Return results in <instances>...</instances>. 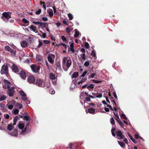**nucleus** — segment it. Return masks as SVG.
Here are the masks:
<instances>
[{"instance_id": "obj_1", "label": "nucleus", "mask_w": 149, "mask_h": 149, "mask_svg": "<svg viewBox=\"0 0 149 149\" xmlns=\"http://www.w3.org/2000/svg\"><path fill=\"white\" fill-rule=\"evenodd\" d=\"M67 57H63L62 60V66L63 70L65 71H67L68 68L70 66L72 61L70 58L68 59Z\"/></svg>"}, {"instance_id": "obj_2", "label": "nucleus", "mask_w": 149, "mask_h": 149, "mask_svg": "<svg viewBox=\"0 0 149 149\" xmlns=\"http://www.w3.org/2000/svg\"><path fill=\"white\" fill-rule=\"evenodd\" d=\"M1 73V74H5L7 76H8V68L7 64L3 65L2 66Z\"/></svg>"}, {"instance_id": "obj_3", "label": "nucleus", "mask_w": 149, "mask_h": 149, "mask_svg": "<svg viewBox=\"0 0 149 149\" xmlns=\"http://www.w3.org/2000/svg\"><path fill=\"white\" fill-rule=\"evenodd\" d=\"M11 13L9 11L4 12L2 14L1 18L4 21L5 20V18L8 20V19L11 18Z\"/></svg>"}, {"instance_id": "obj_4", "label": "nucleus", "mask_w": 149, "mask_h": 149, "mask_svg": "<svg viewBox=\"0 0 149 149\" xmlns=\"http://www.w3.org/2000/svg\"><path fill=\"white\" fill-rule=\"evenodd\" d=\"M30 67L32 71L37 73L39 72L40 68V66L37 65L35 64L32 65Z\"/></svg>"}, {"instance_id": "obj_5", "label": "nucleus", "mask_w": 149, "mask_h": 149, "mask_svg": "<svg viewBox=\"0 0 149 149\" xmlns=\"http://www.w3.org/2000/svg\"><path fill=\"white\" fill-rule=\"evenodd\" d=\"M4 84L3 85V88L4 89H7L10 87L11 84L10 82L8 80L4 79L3 80Z\"/></svg>"}, {"instance_id": "obj_6", "label": "nucleus", "mask_w": 149, "mask_h": 149, "mask_svg": "<svg viewBox=\"0 0 149 149\" xmlns=\"http://www.w3.org/2000/svg\"><path fill=\"white\" fill-rule=\"evenodd\" d=\"M36 84L38 86L44 87L45 86V82L41 79L36 80Z\"/></svg>"}, {"instance_id": "obj_7", "label": "nucleus", "mask_w": 149, "mask_h": 149, "mask_svg": "<svg viewBox=\"0 0 149 149\" xmlns=\"http://www.w3.org/2000/svg\"><path fill=\"white\" fill-rule=\"evenodd\" d=\"M14 88V87H12L7 89L8 90L7 93L10 97H11L13 96L15 93Z\"/></svg>"}, {"instance_id": "obj_8", "label": "nucleus", "mask_w": 149, "mask_h": 149, "mask_svg": "<svg viewBox=\"0 0 149 149\" xmlns=\"http://www.w3.org/2000/svg\"><path fill=\"white\" fill-rule=\"evenodd\" d=\"M11 68L12 71L14 72L18 73L19 72V70L17 66L14 63H13L11 65Z\"/></svg>"}, {"instance_id": "obj_9", "label": "nucleus", "mask_w": 149, "mask_h": 149, "mask_svg": "<svg viewBox=\"0 0 149 149\" xmlns=\"http://www.w3.org/2000/svg\"><path fill=\"white\" fill-rule=\"evenodd\" d=\"M116 134L117 136L119 137L120 139H122L124 137V135L122 134V132L119 130H117L116 132Z\"/></svg>"}, {"instance_id": "obj_10", "label": "nucleus", "mask_w": 149, "mask_h": 149, "mask_svg": "<svg viewBox=\"0 0 149 149\" xmlns=\"http://www.w3.org/2000/svg\"><path fill=\"white\" fill-rule=\"evenodd\" d=\"M35 81V77L32 75L30 76L28 78V81L30 83H33Z\"/></svg>"}, {"instance_id": "obj_11", "label": "nucleus", "mask_w": 149, "mask_h": 149, "mask_svg": "<svg viewBox=\"0 0 149 149\" xmlns=\"http://www.w3.org/2000/svg\"><path fill=\"white\" fill-rule=\"evenodd\" d=\"M19 74L22 79H26V72L24 71L23 70H21Z\"/></svg>"}, {"instance_id": "obj_12", "label": "nucleus", "mask_w": 149, "mask_h": 149, "mask_svg": "<svg viewBox=\"0 0 149 149\" xmlns=\"http://www.w3.org/2000/svg\"><path fill=\"white\" fill-rule=\"evenodd\" d=\"M48 24L47 22H41L40 25L39 26H39H40L41 28H43L46 27L48 26Z\"/></svg>"}, {"instance_id": "obj_13", "label": "nucleus", "mask_w": 149, "mask_h": 149, "mask_svg": "<svg viewBox=\"0 0 149 149\" xmlns=\"http://www.w3.org/2000/svg\"><path fill=\"white\" fill-rule=\"evenodd\" d=\"M7 98L6 95L2 94H0V102L5 100Z\"/></svg>"}, {"instance_id": "obj_14", "label": "nucleus", "mask_w": 149, "mask_h": 149, "mask_svg": "<svg viewBox=\"0 0 149 149\" xmlns=\"http://www.w3.org/2000/svg\"><path fill=\"white\" fill-rule=\"evenodd\" d=\"M28 43L25 40H24L21 43V45L22 47H25L27 46Z\"/></svg>"}, {"instance_id": "obj_15", "label": "nucleus", "mask_w": 149, "mask_h": 149, "mask_svg": "<svg viewBox=\"0 0 149 149\" xmlns=\"http://www.w3.org/2000/svg\"><path fill=\"white\" fill-rule=\"evenodd\" d=\"M128 136L130 137L131 140L134 143L136 144L137 143V141L135 139H134L131 135L129 133L127 134Z\"/></svg>"}, {"instance_id": "obj_16", "label": "nucleus", "mask_w": 149, "mask_h": 149, "mask_svg": "<svg viewBox=\"0 0 149 149\" xmlns=\"http://www.w3.org/2000/svg\"><path fill=\"white\" fill-rule=\"evenodd\" d=\"M47 59L49 63L51 64H53L54 63V60L53 59L51 56H49L47 57Z\"/></svg>"}, {"instance_id": "obj_17", "label": "nucleus", "mask_w": 149, "mask_h": 149, "mask_svg": "<svg viewBox=\"0 0 149 149\" xmlns=\"http://www.w3.org/2000/svg\"><path fill=\"white\" fill-rule=\"evenodd\" d=\"M88 110V112L91 114H93L95 112V109L93 108H89Z\"/></svg>"}, {"instance_id": "obj_18", "label": "nucleus", "mask_w": 149, "mask_h": 149, "mask_svg": "<svg viewBox=\"0 0 149 149\" xmlns=\"http://www.w3.org/2000/svg\"><path fill=\"white\" fill-rule=\"evenodd\" d=\"M97 93V95H96V93H92V94L97 98H100L102 97V93Z\"/></svg>"}, {"instance_id": "obj_19", "label": "nucleus", "mask_w": 149, "mask_h": 149, "mask_svg": "<svg viewBox=\"0 0 149 149\" xmlns=\"http://www.w3.org/2000/svg\"><path fill=\"white\" fill-rule=\"evenodd\" d=\"M48 13H49V16L50 17H52L53 15V11L52 9H49L47 10Z\"/></svg>"}, {"instance_id": "obj_20", "label": "nucleus", "mask_w": 149, "mask_h": 149, "mask_svg": "<svg viewBox=\"0 0 149 149\" xmlns=\"http://www.w3.org/2000/svg\"><path fill=\"white\" fill-rule=\"evenodd\" d=\"M114 118L118 123L121 127H123L124 125L123 122L121 121L120 119H117L116 118Z\"/></svg>"}, {"instance_id": "obj_21", "label": "nucleus", "mask_w": 149, "mask_h": 149, "mask_svg": "<svg viewBox=\"0 0 149 149\" xmlns=\"http://www.w3.org/2000/svg\"><path fill=\"white\" fill-rule=\"evenodd\" d=\"M49 78L52 80H54L55 79L56 77L54 74L52 73L49 74Z\"/></svg>"}, {"instance_id": "obj_22", "label": "nucleus", "mask_w": 149, "mask_h": 149, "mask_svg": "<svg viewBox=\"0 0 149 149\" xmlns=\"http://www.w3.org/2000/svg\"><path fill=\"white\" fill-rule=\"evenodd\" d=\"M20 93L22 97V99L24 100H25V97L26 96L25 93L22 91H20Z\"/></svg>"}, {"instance_id": "obj_23", "label": "nucleus", "mask_w": 149, "mask_h": 149, "mask_svg": "<svg viewBox=\"0 0 149 149\" xmlns=\"http://www.w3.org/2000/svg\"><path fill=\"white\" fill-rule=\"evenodd\" d=\"M17 134V131L16 129H15L13 132L12 133L11 135L13 136H16Z\"/></svg>"}, {"instance_id": "obj_24", "label": "nucleus", "mask_w": 149, "mask_h": 149, "mask_svg": "<svg viewBox=\"0 0 149 149\" xmlns=\"http://www.w3.org/2000/svg\"><path fill=\"white\" fill-rule=\"evenodd\" d=\"M29 123H30L29 122L26 124V127L24 130H22V133L26 131L27 129L28 128V127H29Z\"/></svg>"}, {"instance_id": "obj_25", "label": "nucleus", "mask_w": 149, "mask_h": 149, "mask_svg": "<svg viewBox=\"0 0 149 149\" xmlns=\"http://www.w3.org/2000/svg\"><path fill=\"white\" fill-rule=\"evenodd\" d=\"M13 127V125L12 124H10L8 125L7 127V129L9 131H11Z\"/></svg>"}, {"instance_id": "obj_26", "label": "nucleus", "mask_w": 149, "mask_h": 149, "mask_svg": "<svg viewBox=\"0 0 149 149\" xmlns=\"http://www.w3.org/2000/svg\"><path fill=\"white\" fill-rule=\"evenodd\" d=\"M40 3L41 6H42L43 8H44V10H46V7L45 3V2H42V1H40Z\"/></svg>"}, {"instance_id": "obj_27", "label": "nucleus", "mask_w": 149, "mask_h": 149, "mask_svg": "<svg viewBox=\"0 0 149 149\" xmlns=\"http://www.w3.org/2000/svg\"><path fill=\"white\" fill-rule=\"evenodd\" d=\"M18 128L20 129H23L24 127V125L23 123H19L18 125Z\"/></svg>"}, {"instance_id": "obj_28", "label": "nucleus", "mask_w": 149, "mask_h": 149, "mask_svg": "<svg viewBox=\"0 0 149 149\" xmlns=\"http://www.w3.org/2000/svg\"><path fill=\"white\" fill-rule=\"evenodd\" d=\"M30 28L31 29L33 32H35L36 33H37V32H36V26H34L33 25H31L30 27Z\"/></svg>"}, {"instance_id": "obj_29", "label": "nucleus", "mask_w": 149, "mask_h": 149, "mask_svg": "<svg viewBox=\"0 0 149 149\" xmlns=\"http://www.w3.org/2000/svg\"><path fill=\"white\" fill-rule=\"evenodd\" d=\"M78 75V73L77 72H74L72 75V78H77Z\"/></svg>"}, {"instance_id": "obj_30", "label": "nucleus", "mask_w": 149, "mask_h": 149, "mask_svg": "<svg viewBox=\"0 0 149 149\" xmlns=\"http://www.w3.org/2000/svg\"><path fill=\"white\" fill-rule=\"evenodd\" d=\"M30 118L29 116H24L23 118V120H26V121H30V119H29V118Z\"/></svg>"}, {"instance_id": "obj_31", "label": "nucleus", "mask_w": 149, "mask_h": 149, "mask_svg": "<svg viewBox=\"0 0 149 149\" xmlns=\"http://www.w3.org/2000/svg\"><path fill=\"white\" fill-rule=\"evenodd\" d=\"M16 106L19 109H21L23 107V106L22 104L18 103H16Z\"/></svg>"}, {"instance_id": "obj_32", "label": "nucleus", "mask_w": 149, "mask_h": 149, "mask_svg": "<svg viewBox=\"0 0 149 149\" xmlns=\"http://www.w3.org/2000/svg\"><path fill=\"white\" fill-rule=\"evenodd\" d=\"M18 118L19 117L18 116H17L15 117L13 120V125H15L16 124V123L17 122Z\"/></svg>"}, {"instance_id": "obj_33", "label": "nucleus", "mask_w": 149, "mask_h": 149, "mask_svg": "<svg viewBox=\"0 0 149 149\" xmlns=\"http://www.w3.org/2000/svg\"><path fill=\"white\" fill-rule=\"evenodd\" d=\"M118 143L119 145L122 147L124 148L125 146V144L123 142H120L119 141H118Z\"/></svg>"}, {"instance_id": "obj_34", "label": "nucleus", "mask_w": 149, "mask_h": 149, "mask_svg": "<svg viewBox=\"0 0 149 149\" xmlns=\"http://www.w3.org/2000/svg\"><path fill=\"white\" fill-rule=\"evenodd\" d=\"M10 53L11 54V55L13 56H15L16 55V51L15 50L12 49Z\"/></svg>"}, {"instance_id": "obj_35", "label": "nucleus", "mask_w": 149, "mask_h": 149, "mask_svg": "<svg viewBox=\"0 0 149 149\" xmlns=\"http://www.w3.org/2000/svg\"><path fill=\"white\" fill-rule=\"evenodd\" d=\"M75 34L74 35V37L75 38L78 37L79 36V33L78 31H77V30L75 29Z\"/></svg>"}, {"instance_id": "obj_36", "label": "nucleus", "mask_w": 149, "mask_h": 149, "mask_svg": "<svg viewBox=\"0 0 149 149\" xmlns=\"http://www.w3.org/2000/svg\"><path fill=\"white\" fill-rule=\"evenodd\" d=\"M81 57L83 60H85L86 57L85 53L81 54Z\"/></svg>"}, {"instance_id": "obj_37", "label": "nucleus", "mask_w": 149, "mask_h": 149, "mask_svg": "<svg viewBox=\"0 0 149 149\" xmlns=\"http://www.w3.org/2000/svg\"><path fill=\"white\" fill-rule=\"evenodd\" d=\"M91 55L94 57H96V55L95 53V51L94 49H93L91 53Z\"/></svg>"}, {"instance_id": "obj_38", "label": "nucleus", "mask_w": 149, "mask_h": 149, "mask_svg": "<svg viewBox=\"0 0 149 149\" xmlns=\"http://www.w3.org/2000/svg\"><path fill=\"white\" fill-rule=\"evenodd\" d=\"M94 88V85L92 84H90L89 86H88L87 87V88L89 90L90 88L93 89Z\"/></svg>"}, {"instance_id": "obj_39", "label": "nucleus", "mask_w": 149, "mask_h": 149, "mask_svg": "<svg viewBox=\"0 0 149 149\" xmlns=\"http://www.w3.org/2000/svg\"><path fill=\"white\" fill-rule=\"evenodd\" d=\"M22 21L23 22H24L25 23H26V24L28 23V24L29 23V21L28 20H27V19H26L25 18H23L22 19Z\"/></svg>"}, {"instance_id": "obj_40", "label": "nucleus", "mask_w": 149, "mask_h": 149, "mask_svg": "<svg viewBox=\"0 0 149 149\" xmlns=\"http://www.w3.org/2000/svg\"><path fill=\"white\" fill-rule=\"evenodd\" d=\"M85 47L87 49H89L90 48V46L89 44L87 42H85L84 43Z\"/></svg>"}, {"instance_id": "obj_41", "label": "nucleus", "mask_w": 149, "mask_h": 149, "mask_svg": "<svg viewBox=\"0 0 149 149\" xmlns=\"http://www.w3.org/2000/svg\"><path fill=\"white\" fill-rule=\"evenodd\" d=\"M68 17H69V19L70 20H72L73 19V17L72 15L70 14V13H69L68 14Z\"/></svg>"}, {"instance_id": "obj_42", "label": "nucleus", "mask_w": 149, "mask_h": 149, "mask_svg": "<svg viewBox=\"0 0 149 149\" xmlns=\"http://www.w3.org/2000/svg\"><path fill=\"white\" fill-rule=\"evenodd\" d=\"M11 49V48L8 46V45H6L5 47V50L6 51H7L8 52H9L10 50Z\"/></svg>"}, {"instance_id": "obj_43", "label": "nucleus", "mask_w": 149, "mask_h": 149, "mask_svg": "<svg viewBox=\"0 0 149 149\" xmlns=\"http://www.w3.org/2000/svg\"><path fill=\"white\" fill-rule=\"evenodd\" d=\"M110 122H111V124H112V125H114L115 124V120L112 117V118H111L110 119Z\"/></svg>"}, {"instance_id": "obj_44", "label": "nucleus", "mask_w": 149, "mask_h": 149, "mask_svg": "<svg viewBox=\"0 0 149 149\" xmlns=\"http://www.w3.org/2000/svg\"><path fill=\"white\" fill-rule=\"evenodd\" d=\"M56 67L59 69L61 68V65L60 62H57L56 63Z\"/></svg>"}, {"instance_id": "obj_45", "label": "nucleus", "mask_w": 149, "mask_h": 149, "mask_svg": "<svg viewBox=\"0 0 149 149\" xmlns=\"http://www.w3.org/2000/svg\"><path fill=\"white\" fill-rule=\"evenodd\" d=\"M39 45L38 46V47L39 48H40L42 45L43 43L40 40L38 41Z\"/></svg>"}, {"instance_id": "obj_46", "label": "nucleus", "mask_w": 149, "mask_h": 149, "mask_svg": "<svg viewBox=\"0 0 149 149\" xmlns=\"http://www.w3.org/2000/svg\"><path fill=\"white\" fill-rule=\"evenodd\" d=\"M91 81H92L93 83H99L102 82V81H101L96 80L94 79L91 80Z\"/></svg>"}, {"instance_id": "obj_47", "label": "nucleus", "mask_w": 149, "mask_h": 149, "mask_svg": "<svg viewBox=\"0 0 149 149\" xmlns=\"http://www.w3.org/2000/svg\"><path fill=\"white\" fill-rule=\"evenodd\" d=\"M120 116L121 118H123L126 120L127 119V118L125 114L122 113L120 115Z\"/></svg>"}, {"instance_id": "obj_48", "label": "nucleus", "mask_w": 149, "mask_h": 149, "mask_svg": "<svg viewBox=\"0 0 149 149\" xmlns=\"http://www.w3.org/2000/svg\"><path fill=\"white\" fill-rule=\"evenodd\" d=\"M72 30V29H70L68 27H67L66 28V31L67 33H70V32Z\"/></svg>"}, {"instance_id": "obj_49", "label": "nucleus", "mask_w": 149, "mask_h": 149, "mask_svg": "<svg viewBox=\"0 0 149 149\" xmlns=\"http://www.w3.org/2000/svg\"><path fill=\"white\" fill-rule=\"evenodd\" d=\"M96 74L95 73H93L90 76V77H89V76L88 77V79H90L91 78H93L95 76H96Z\"/></svg>"}, {"instance_id": "obj_50", "label": "nucleus", "mask_w": 149, "mask_h": 149, "mask_svg": "<svg viewBox=\"0 0 149 149\" xmlns=\"http://www.w3.org/2000/svg\"><path fill=\"white\" fill-rule=\"evenodd\" d=\"M19 110L17 109H15L14 110V114H17L19 113Z\"/></svg>"}, {"instance_id": "obj_51", "label": "nucleus", "mask_w": 149, "mask_h": 149, "mask_svg": "<svg viewBox=\"0 0 149 149\" xmlns=\"http://www.w3.org/2000/svg\"><path fill=\"white\" fill-rule=\"evenodd\" d=\"M87 71H85L83 73L82 75L80 76V78L81 77H84L86 74H87Z\"/></svg>"}, {"instance_id": "obj_52", "label": "nucleus", "mask_w": 149, "mask_h": 149, "mask_svg": "<svg viewBox=\"0 0 149 149\" xmlns=\"http://www.w3.org/2000/svg\"><path fill=\"white\" fill-rule=\"evenodd\" d=\"M41 12V10L40 9H39L36 12V14L37 15H39L40 13Z\"/></svg>"}, {"instance_id": "obj_53", "label": "nucleus", "mask_w": 149, "mask_h": 149, "mask_svg": "<svg viewBox=\"0 0 149 149\" xmlns=\"http://www.w3.org/2000/svg\"><path fill=\"white\" fill-rule=\"evenodd\" d=\"M90 64V63L89 61H86L84 63V65L86 66H88Z\"/></svg>"}, {"instance_id": "obj_54", "label": "nucleus", "mask_w": 149, "mask_h": 149, "mask_svg": "<svg viewBox=\"0 0 149 149\" xmlns=\"http://www.w3.org/2000/svg\"><path fill=\"white\" fill-rule=\"evenodd\" d=\"M43 42L45 44H49L50 43V41L47 40H44Z\"/></svg>"}, {"instance_id": "obj_55", "label": "nucleus", "mask_w": 149, "mask_h": 149, "mask_svg": "<svg viewBox=\"0 0 149 149\" xmlns=\"http://www.w3.org/2000/svg\"><path fill=\"white\" fill-rule=\"evenodd\" d=\"M61 38L63 41H65L66 40V38L64 36H62Z\"/></svg>"}, {"instance_id": "obj_56", "label": "nucleus", "mask_w": 149, "mask_h": 149, "mask_svg": "<svg viewBox=\"0 0 149 149\" xmlns=\"http://www.w3.org/2000/svg\"><path fill=\"white\" fill-rule=\"evenodd\" d=\"M42 19L43 21L45 22L47 21L48 20V19L47 17H42Z\"/></svg>"}, {"instance_id": "obj_57", "label": "nucleus", "mask_w": 149, "mask_h": 149, "mask_svg": "<svg viewBox=\"0 0 149 149\" xmlns=\"http://www.w3.org/2000/svg\"><path fill=\"white\" fill-rule=\"evenodd\" d=\"M40 31L42 33V37L43 38H45L46 36V34L45 33H43L42 31Z\"/></svg>"}, {"instance_id": "obj_58", "label": "nucleus", "mask_w": 149, "mask_h": 149, "mask_svg": "<svg viewBox=\"0 0 149 149\" xmlns=\"http://www.w3.org/2000/svg\"><path fill=\"white\" fill-rule=\"evenodd\" d=\"M49 93L51 94H54L55 93V91L53 89H51L49 90Z\"/></svg>"}, {"instance_id": "obj_59", "label": "nucleus", "mask_w": 149, "mask_h": 149, "mask_svg": "<svg viewBox=\"0 0 149 149\" xmlns=\"http://www.w3.org/2000/svg\"><path fill=\"white\" fill-rule=\"evenodd\" d=\"M33 23L35 24H40V23H41V22H39V21H38V22L33 21Z\"/></svg>"}, {"instance_id": "obj_60", "label": "nucleus", "mask_w": 149, "mask_h": 149, "mask_svg": "<svg viewBox=\"0 0 149 149\" xmlns=\"http://www.w3.org/2000/svg\"><path fill=\"white\" fill-rule=\"evenodd\" d=\"M86 100L87 102H89L91 101L90 98L89 96L88 97H86Z\"/></svg>"}, {"instance_id": "obj_61", "label": "nucleus", "mask_w": 149, "mask_h": 149, "mask_svg": "<svg viewBox=\"0 0 149 149\" xmlns=\"http://www.w3.org/2000/svg\"><path fill=\"white\" fill-rule=\"evenodd\" d=\"M72 143H70L68 147H67V148H70V149H71L72 148Z\"/></svg>"}, {"instance_id": "obj_62", "label": "nucleus", "mask_w": 149, "mask_h": 149, "mask_svg": "<svg viewBox=\"0 0 149 149\" xmlns=\"http://www.w3.org/2000/svg\"><path fill=\"white\" fill-rule=\"evenodd\" d=\"M113 95L114 97L117 99H118V97H117L116 93L115 92H113Z\"/></svg>"}, {"instance_id": "obj_63", "label": "nucleus", "mask_w": 149, "mask_h": 149, "mask_svg": "<svg viewBox=\"0 0 149 149\" xmlns=\"http://www.w3.org/2000/svg\"><path fill=\"white\" fill-rule=\"evenodd\" d=\"M87 78H84L82 79H81V81H82V83H83L84 82H85L87 80Z\"/></svg>"}, {"instance_id": "obj_64", "label": "nucleus", "mask_w": 149, "mask_h": 149, "mask_svg": "<svg viewBox=\"0 0 149 149\" xmlns=\"http://www.w3.org/2000/svg\"><path fill=\"white\" fill-rule=\"evenodd\" d=\"M13 107V106L12 104H10L8 105V108L9 109H12Z\"/></svg>"}]
</instances>
